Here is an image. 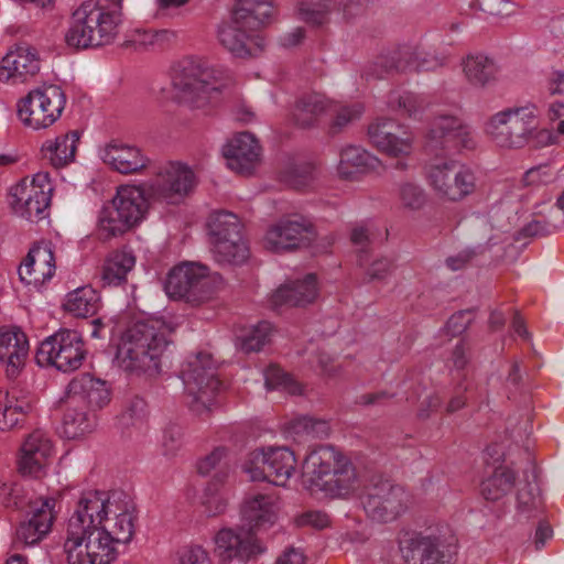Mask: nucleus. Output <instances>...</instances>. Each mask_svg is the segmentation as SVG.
Segmentation results:
<instances>
[{
  "label": "nucleus",
  "mask_w": 564,
  "mask_h": 564,
  "mask_svg": "<svg viewBox=\"0 0 564 564\" xmlns=\"http://www.w3.org/2000/svg\"><path fill=\"white\" fill-rule=\"evenodd\" d=\"M194 172L178 162L161 166L143 185L120 186L116 196L98 214L97 235L106 241L120 237L133 228L147 212L145 195L167 204L180 203L195 186Z\"/></svg>",
  "instance_id": "nucleus-1"
},
{
  "label": "nucleus",
  "mask_w": 564,
  "mask_h": 564,
  "mask_svg": "<svg viewBox=\"0 0 564 564\" xmlns=\"http://www.w3.org/2000/svg\"><path fill=\"white\" fill-rule=\"evenodd\" d=\"M170 326L161 318L138 319L121 334L116 359L131 375L155 376L161 372V358L170 344Z\"/></svg>",
  "instance_id": "nucleus-2"
},
{
  "label": "nucleus",
  "mask_w": 564,
  "mask_h": 564,
  "mask_svg": "<svg viewBox=\"0 0 564 564\" xmlns=\"http://www.w3.org/2000/svg\"><path fill=\"white\" fill-rule=\"evenodd\" d=\"M230 83L231 77L226 69L215 67L200 57H185L173 67L172 86L175 98L193 109L207 110L216 107Z\"/></svg>",
  "instance_id": "nucleus-3"
},
{
  "label": "nucleus",
  "mask_w": 564,
  "mask_h": 564,
  "mask_svg": "<svg viewBox=\"0 0 564 564\" xmlns=\"http://www.w3.org/2000/svg\"><path fill=\"white\" fill-rule=\"evenodd\" d=\"M123 492L89 490L83 492L68 519L63 551L68 564H79L85 543L90 541L109 516V509Z\"/></svg>",
  "instance_id": "nucleus-4"
},
{
  "label": "nucleus",
  "mask_w": 564,
  "mask_h": 564,
  "mask_svg": "<svg viewBox=\"0 0 564 564\" xmlns=\"http://www.w3.org/2000/svg\"><path fill=\"white\" fill-rule=\"evenodd\" d=\"M303 479L312 491L336 497L347 495L357 480L351 462L332 445H319L303 463Z\"/></svg>",
  "instance_id": "nucleus-5"
},
{
  "label": "nucleus",
  "mask_w": 564,
  "mask_h": 564,
  "mask_svg": "<svg viewBox=\"0 0 564 564\" xmlns=\"http://www.w3.org/2000/svg\"><path fill=\"white\" fill-rule=\"evenodd\" d=\"M121 14L118 9H106L90 2L77 8L65 32L67 46L87 50L110 44L118 34Z\"/></svg>",
  "instance_id": "nucleus-6"
},
{
  "label": "nucleus",
  "mask_w": 564,
  "mask_h": 564,
  "mask_svg": "<svg viewBox=\"0 0 564 564\" xmlns=\"http://www.w3.org/2000/svg\"><path fill=\"white\" fill-rule=\"evenodd\" d=\"M539 126L538 108L533 104L510 107L495 113L486 123V132L501 148L522 149L531 143Z\"/></svg>",
  "instance_id": "nucleus-7"
},
{
  "label": "nucleus",
  "mask_w": 564,
  "mask_h": 564,
  "mask_svg": "<svg viewBox=\"0 0 564 564\" xmlns=\"http://www.w3.org/2000/svg\"><path fill=\"white\" fill-rule=\"evenodd\" d=\"M213 252L217 262L241 264L249 258L239 217L227 210L213 212L207 221Z\"/></svg>",
  "instance_id": "nucleus-8"
},
{
  "label": "nucleus",
  "mask_w": 564,
  "mask_h": 564,
  "mask_svg": "<svg viewBox=\"0 0 564 564\" xmlns=\"http://www.w3.org/2000/svg\"><path fill=\"white\" fill-rule=\"evenodd\" d=\"M217 368L210 354L198 352L187 357L181 368V379L185 392L192 398L188 402L193 411L199 412L200 406L209 409L215 395L221 389Z\"/></svg>",
  "instance_id": "nucleus-9"
},
{
  "label": "nucleus",
  "mask_w": 564,
  "mask_h": 564,
  "mask_svg": "<svg viewBox=\"0 0 564 564\" xmlns=\"http://www.w3.org/2000/svg\"><path fill=\"white\" fill-rule=\"evenodd\" d=\"M296 457L289 447H268L252 451L242 469L252 481L265 480L275 486H285L296 469Z\"/></svg>",
  "instance_id": "nucleus-10"
},
{
  "label": "nucleus",
  "mask_w": 564,
  "mask_h": 564,
  "mask_svg": "<svg viewBox=\"0 0 564 564\" xmlns=\"http://www.w3.org/2000/svg\"><path fill=\"white\" fill-rule=\"evenodd\" d=\"M438 61L423 51L420 45L403 44L378 55L362 72L366 79H380L393 72L431 70Z\"/></svg>",
  "instance_id": "nucleus-11"
},
{
  "label": "nucleus",
  "mask_w": 564,
  "mask_h": 564,
  "mask_svg": "<svg viewBox=\"0 0 564 564\" xmlns=\"http://www.w3.org/2000/svg\"><path fill=\"white\" fill-rule=\"evenodd\" d=\"M66 104L63 89L56 85L31 90L18 104V116L35 130L52 126L62 115Z\"/></svg>",
  "instance_id": "nucleus-12"
},
{
  "label": "nucleus",
  "mask_w": 564,
  "mask_h": 564,
  "mask_svg": "<svg viewBox=\"0 0 564 564\" xmlns=\"http://www.w3.org/2000/svg\"><path fill=\"white\" fill-rule=\"evenodd\" d=\"M85 357L83 338L72 329H62L43 340L35 356L40 366H54L63 372L78 369Z\"/></svg>",
  "instance_id": "nucleus-13"
},
{
  "label": "nucleus",
  "mask_w": 564,
  "mask_h": 564,
  "mask_svg": "<svg viewBox=\"0 0 564 564\" xmlns=\"http://www.w3.org/2000/svg\"><path fill=\"white\" fill-rule=\"evenodd\" d=\"M404 490L390 480H372L361 495V505L369 519L378 523L397 520L405 510Z\"/></svg>",
  "instance_id": "nucleus-14"
},
{
  "label": "nucleus",
  "mask_w": 564,
  "mask_h": 564,
  "mask_svg": "<svg viewBox=\"0 0 564 564\" xmlns=\"http://www.w3.org/2000/svg\"><path fill=\"white\" fill-rule=\"evenodd\" d=\"M164 289L172 299L199 304L212 294L209 270L206 265L195 262L175 265L167 274Z\"/></svg>",
  "instance_id": "nucleus-15"
},
{
  "label": "nucleus",
  "mask_w": 564,
  "mask_h": 564,
  "mask_svg": "<svg viewBox=\"0 0 564 564\" xmlns=\"http://www.w3.org/2000/svg\"><path fill=\"white\" fill-rule=\"evenodd\" d=\"M52 189L46 174L23 178L10 189V206L18 216L39 221L51 204Z\"/></svg>",
  "instance_id": "nucleus-16"
},
{
  "label": "nucleus",
  "mask_w": 564,
  "mask_h": 564,
  "mask_svg": "<svg viewBox=\"0 0 564 564\" xmlns=\"http://www.w3.org/2000/svg\"><path fill=\"white\" fill-rule=\"evenodd\" d=\"M430 186L443 198L458 202L470 195L476 187L474 173L454 161H443L426 167Z\"/></svg>",
  "instance_id": "nucleus-17"
},
{
  "label": "nucleus",
  "mask_w": 564,
  "mask_h": 564,
  "mask_svg": "<svg viewBox=\"0 0 564 564\" xmlns=\"http://www.w3.org/2000/svg\"><path fill=\"white\" fill-rule=\"evenodd\" d=\"M406 564H449L456 546L437 535L413 532L399 542Z\"/></svg>",
  "instance_id": "nucleus-18"
},
{
  "label": "nucleus",
  "mask_w": 564,
  "mask_h": 564,
  "mask_svg": "<svg viewBox=\"0 0 564 564\" xmlns=\"http://www.w3.org/2000/svg\"><path fill=\"white\" fill-rule=\"evenodd\" d=\"M316 230L310 219L293 215L280 219L265 234V248L273 252H286L308 247L316 239Z\"/></svg>",
  "instance_id": "nucleus-19"
},
{
  "label": "nucleus",
  "mask_w": 564,
  "mask_h": 564,
  "mask_svg": "<svg viewBox=\"0 0 564 564\" xmlns=\"http://www.w3.org/2000/svg\"><path fill=\"white\" fill-rule=\"evenodd\" d=\"M220 44L235 57H258L264 50L265 41L259 30H250L242 22L231 18L218 31Z\"/></svg>",
  "instance_id": "nucleus-20"
},
{
  "label": "nucleus",
  "mask_w": 564,
  "mask_h": 564,
  "mask_svg": "<svg viewBox=\"0 0 564 564\" xmlns=\"http://www.w3.org/2000/svg\"><path fill=\"white\" fill-rule=\"evenodd\" d=\"M429 147L442 149L447 152L460 149H473L475 141L470 135L468 127L454 116H437L429 131Z\"/></svg>",
  "instance_id": "nucleus-21"
},
{
  "label": "nucleus",
  "mask_w": 564,
  "mask_h": 564,
  "mask_svg": "<svg viewBox=\"0 0 564 564\" xmlns=\"http://www.w3.org/2000/svg\"><path fill=\"white\" fill-rule=\"evenodd\" d=\"M56 499L46 497L32 511L29 521L20 523L12 540L11 549L22 551L37 544L50 531L55 520Z\"/></svg>",
  "instance_id": "nucleus-22"
},
{
  "label": "nucleus",
  "mask_w": 564,
  "mask_h": 564,
  "mask_svg": "<svg viewBox=\"0 0 564 564\" xmlns=\"http://www.w3.org/2000/svg\"><path fill=\"white\" fill-rule=\"evenodd\" d=\"M370 142L381 152L391 156L411 153L412 137L405 128L392 119H378L368 127Z\"/></svg>",
  "instance_id": "nucleus-23"
},
{
  "label": "nucleus",
  "mask_w": 564,
  "mask_h": 564,
  "mask_svg": "<svg viewBox=\"0 0 564 564\" xmlns=\"http://www.w3.org/2000/svg\"><path fill=\"white\" fill-rule=\"evenodd\" d=\"M216 553L223 562L232 558L248 560L264 551L256 535L246 528L239 532L223 529L215 536Z\"/></svg>",
  "instance_id": "nucleus-24"
},
{
  "label": "nucleus",
  "mask_w": 564,
  "mask_h": 564,
  "mask_svg": "<svg viewBox=\"0 0 564 564\" xmlns=\"http://www.w3.org/2000/svg\"><path fill=\"white\" fill-rule=\"evenodd\" d=\"M29 355L26 335L17 327L0 328V364L8 379H17Z\"/></svg>",
  "instance_id": "nucleus-25"
},
{
  "label": "nucleus",
  "mask_w": 564,
  "mask_h": 564,
  "mask_svg": "<svg viewBox=\"0 0 564 564\" xmlns=\"http://www.w3.org/2000/svg\"><path fill=\"white\" fill-rule=\"evenodd\" d=\"M55 273V257L50 241L35 243L19 268V276L35 286L50 280Z\"/></svg>",
  "instance_id": "nucleus-26"
},
{
  "label": "nucleus",
  "mask_w": 564,
  "mask_h": 564,
  "mask_svg": "<svg viewBox=\"0 0 564 564\" xmlns=\"http://www.w3.org/2000/svg\"><path fill=\"white\" fill-rule=\"evenodd\" d=\"M67 388L70 403H85L93 411L102 409L111 400L108 382L90 373H82L73 378Z\"/></svg>",
  "instance_id": "nucleus-27"
},
{
  "label": "nucleus",
  "mask_w": 564,
  "mask_h": 564,
  "mask_svg": "<svg viewBox=\"0 0 564 564\" xmlns=\"http://www.w3.org/2000/svg\"><path fill=\"white\" fill-rule=\"evenodd\" d=\"M53 452V444L46 433L35 430L25 438L21 447L19 470L23 475L40 477Z\"/></svg>",
  "instance_id": "nucleus-28"
},
{
  "label": "nucleus",
  "mask_w": 564,
  "mask_h": 564,
  "mask_svg": "<svg viewBox=\"0 0 564 564\" xmlns=\"http://www.w3.org/2000/svg\"><path fill=\"white\" fill-rule=\"evenodd\" d=\"M40 70V58L34 47L19 45L9 52L0 63V80L24 83Z\"/></svg>",
  "instance_id": "nucleus-29"
},
{
  "label": "nucleus",
  "mask_w": 564,
  "mask_h": 564,
  "mask_svg": "<svg viewBox=\"0 0 564 564\" xmlns=\"http://www.w3.org/2000/svg\"><path fill=\"white\" fill-rule=\"evenodd\" d=\"M260 152L261 147L250 132L236 134L223 148V154L227 160L228 167L241 174L251 173L254 163L260 158Z\"/></svg>",
  "instance_id": "nucleus-30"
},
{
  "label": "nucleus",
  "mask_w": 564,
  "mask_h": 564,
  "mask_svg": "<svg viewBox=\"0 0 564 564\" xmlns=\"http://www.w3.org/2000/svg\"><path fill=\"white\" fill-rule=\"evenodd\" d=\"M276 498L271 495H256L245 500L241 508L243 528L256 535V531L271 527L276 519Z\"/></svg>",
  "instance_id": "nucleus-31"
},
{
  "label": "nucleus",
  "mask_w": 564,
  "mask_h": 564,
  "mask_svg": "<svg viewBox=\"0 0 564 564\" xmlns=\"http://www.w3.org/2000/svg\"><path fill=\"white\" fill-rule=\"evenodd\" d=\"M102 161L121 174H134L145 169L150 160L134 145L113 140L106 145Z\"/></svg>",
  "instance_id": "nucleus-32"
},
{
  "label": "nucleus",
  "mask_w": 564,
  "mask_h": 564,
  "mask_svg": "<svg viewBox=\"0 0 564 564\" xmlns=\"http://www.w3.org/2000/svg\"><path fill=\"white\" fill-rule=\"evenodd\" d=\"M317 296V280L314 274H307L303 280L280 286L271 296L273 308L281 306H304Z\"/></svg>",
  "instance_id": "nucleus-33"
},
{
  "label": "nucleus",
  "mask_w": 564,
  "mask_h": 564,
  "mask_svg": "<svg viewBox=\"0 0 564 564\" xmlns=\"http://www.w3.org/2000/svg\"><path fill=\"white\" fill-rule=\"evenodd\" d=\"M539 468L534 463L523 471V485L517 492V509L528 518L536 516L543 510V498L538 484Z\"/></svg>",
  "instance_id": "nucleus-34"
},
{
  "label": "nucleus",
  "mask_w": 564,
  "mask_h": 564,
  "mask_svg": "<svg viewBox=\"0 0 564 564\" xmlns=\"http://www.w3.org/2000/svg\"><path fill=\"white\" fill-rule=\"evenodd\" d=\"M378 158L356 145H348L341 150L338 164V174L345 180H356L359 175L366 174L378 167Z\"/></svg>",
  "instance_id": "nucleus-35"
},
{
  "label": "nucleus",
  "mask_w": 564,
  "mask_h": 564,
  "mask_svg": "<svg viewBox=\"0 0 564 564\" xmlns=\"http://www.w3.org/2000/svg\"><path fill=\"white\" fill-rule=\"evenodd\" d=\"M274 8L270 0H238L232 10L234 19L250 30H260L273 18Z\"/></svg>",
  "instance_id": "nucleus-36"
},
{
  "label": "nucleus",
  "mask_w": 564,
  "mask_h": 564,
  "mask_svg": "<svg viewBox=\"0 0 564 564\" xmlns=\"http://www.w3.org/2000/svg\"><path fill=\"white\" fill-rule=\"evenodd\" d=\"M329 109L330 102L323 95H304L295 101L292 110V120L300 128H311Z\"/></svg>",
  "instance_id": "nucleus-37"
},
{
  "label": "nucleus",
  "mask_w": 564,
  "mask_h": 564,
  "mask_svg": "<svg viewBox=\"0 0 564 564\" xmlns=\"http://www.w3.org/2000/svg\"><path fill=\"white\" fill-rule=\"evenodd\" d=\"M31 410V403L20 399L15 391L0 392V431H9L23 422Z\"/></svg>",
  "instance_id": "nucleus-38"
},
{
  "label": "nucleus",
  "mask_w": 564,
  "mask_h": 564,
  "mask_svg": "<svg viewBox=\"0 0 564 564\" xmlns=\"http://www.w3.org/2000/svg\"><path fill=\"white\" fill-rule=\"evenodd\" d=\"M135 258L131 252L115 251L105 261L101 269L102 286H117L126 282L128 272L134 267Z\"/></svg>",
  "instance_id": "nucleus-39"
},
{
  "label": "nucleus",
  "mask_w": 564,
  "mask_h": 564,
  "mask_svg": "<svg viewBox=\"0 0 564 564\" xmlns=\"http://www.w3.org/2000/svg\"><path fill=\"white\" fill-rule=\"evenodd\" d=\"M63 307L76 317L95 315L100 307V296L91 286H82L66 295Z\"/></svg>",
  "instance_id": "nucleus-40"
},
{
  "label": "nucleus",
  "mask_w": 564,
  "mask_h": 564,
  "mask_svg": "<svg viewBox=\"0 0 564 564\" xmlns=\"http://www.w3.org/2000/svg\"><path fill=\"white\" fill-rule=\"evenodd\" d=\"M514 482V471L507 466H499L481 481L480 494L488 501H498L511 491Z\"/></svg>",
  "instance_id": "nucleus-41"
},
{
  "label": "nucleus",
  "mask_w": 564,
  "mask_h": 564,
  "mask_svg": "<svg viewBox=\"0 0 564 564\" xmlns=\"http://www.w3.org/2000/svg\"><path fill=\"white\" fill-rule=\"evenodd\" d=\"M79 138V132L72 130L43 147V150L50 154V160L55 167L65 166L74 161Z\"/></svg>",
  "instance_id": "nucleus-42"
},
{
  "label": "nucleus",
  "mask_w": 564,
  "mask_h": 564,
  "mask_svg": "<svg viewBox=\"0 0 564 564\" xmlns=\"http://www.w3.org/2000/svg\"><path fill=\"white\" fill-rule=\"evenodd\" d=\"M272 330L270 322H259L237 337V347L245 354L258 352L270 341Z\"/></svg>",
  "instance_id": "nucleus-43"
},
{
  "label": "nucleus",
  "mask_w": 564,
  "mask_h": 564,
  "mask_svg": "<svg viewBox=\"0 0 564 564\" xmlns=\"http://www.w3.org/2000/svg\"><path fill=\"white\" fill-rule=\"evenodd\" d=\"M466 77L473 85L485 86L494 79L497 67L492 59L485 55H470L464 63Z\"/></svg>",
  "instance_id": "nucleus-44"
},
{
  "label": "nucleus",
  "mask_w": 564,
  "mask_h": 564,
  "mask_svg": "<svg viewBox=\"0 0 564 564\" xmlns=\"http://www.w3.org/2000/svg\"><path fill=\"white\" fill-rule=\"evenodd\" d=\"M67 437L76 438L90 432L95 426V415L77 409H67L63 419Z\"/></svg>",
  "instance_id": "nucleus-45"
},
{
  "label": "nucleus",
  "mask_w": 564,
  "mask_h": 564,
  "mask_svg": "<svg viewBox=\"0 0 564 564\" xmlns=\"http://www.w3.org/2000/svg\"><path fill=\"white\" fill-rule=\"evenodd\" d=\"M336 4L337 0H301L299 11L304 21L322 25Z\"/></svg>",
  "instance_id": "nucleus-46"
},
{
  "label": "nucleus",
  "mask_w": 564,
  "mask_h": 564,
  "mask_svg": "<svg viewBox=\"0 0 564 564\" xmlns=\"http://www.w3.org/2000/svg\"><path fill=\"white\" fill-rule=\"evenodd\" d=\"M388 102L392 108L402 110L409 117L414 118L421 115L429 105L425 97L409 91L390 94Z\"/></svg>",
  "instance_id": "nucleus-47"
},
{
  "label": "nucleus",
  "mask_w": 564,
  "mask_h": 564,
  "mask_svg": "<svg viewBox=\"0 0 564 564\" xmlns=\"http://www.w3.org/2000/svg\"><path fill=\"white\" fill-rule=\"evenodd\" d=\"M227 449L225 447L215 448L209 455L200 459L197 464V470L200 475H209L213 470L219 468V471L215 475L218 481L227 476L228 463Z\"/></svg>",
  "instance_id": "nucleus-48"
},
{
  "label": "nucleus",
  "mask_w": 564,
  "mask_h": 564,
  "mask_svg": "<svg viewBox=\"0 0 564 564\" xmlns=\"http://www.w3.org/2000/svg\"><path fill=\"white\" fill-rule=\"evenodd\" d=\"M373 240L372 227L368 224H358L352 227L350 232V241L354 246L358 247V263L360 267L367 263L368 260V246Z\"/></svg>",
  "instance_id": "nucleus-49"
},
{
  "label": "nucleus",
  "mask_w": 564,
  "mask_h": 564,
  "mask_svg": "<svg viewBox=\"0 0 564 564\" xmlns=\"http://www.w3.org/2000/svg\"><path fill=\"white\" fill-rule=\"evenodd\" d=\"M399 199L404 208L420 210L426 204V194L419 185L404 183L400 186Z\"/></svg>",
  "instance_id": "nucleus-50"
},
{
  "label": "nucleus",
  "mask_w": 564,
  "mask_h": 564,
  "mask_svg": "<svg viewBox=\"0 0 564 564\" xmlns=\"http://www.w3.org/2000/svg\"><path fill=\"white\" fill-rule=\"evenodd\" d=\"M202 503L204 506V512L208 517L221 514L227 508V499L218 491L214 482H210L206 487Z\"/></svg>",
  "instance_id": "nucleus-51"
},
{
  "label": "nucleus",
  "mask_w": 564,
  "mask_h": 564,
  "mask_svg": "<svg viewBox=\"0 0 564 564\" xmlns=\"http://www.w3.org/2000/svg\"><path fill=\"white\" fill-rule=\"evenodd\" d=\"M364 112L361 104H354L351 106H343L335 111V118L330 124V132L338 133L348 123L360 118Z\"/></svg>",
  "instance_id": "nucleus-52"
},
{
  "label": "nucleus",
  "mask_w": 564,
  "mask_h": 564,
  "mask_svg": "<svg viewBox=\"0 0 564 564\" xmlns=\"http://www.w3.org/2000/svg\"><path fill=\"white\" fill-rule=\"evenodd\" d=\"M265 387L269 390L272 389H286L291 392H295V383L291 377L276 366H270L265 371Z\"/></svg>",
  "instance_id": "nucleus-53"
},
{
  "label": "nucleus",
  "mask_w": 564,
  "mask_h": 564,
  "mask_svg": "<svg viewBox=\"0 0 564 564\" xmlns=\"http://www.w3.org/2000/svg\"><path fill=\"white\" fill-rule=\"evenodd\" d=\"M147 415V402L140 397H133L126 410L122 412L120 421L124 425L142 422Z\"/></svg>",
  "instance_id": "nucleus-54"
},
{
  "label": "nucleus",
  "mask_w": 564,
  "mask_h": 564,
  "mask_svg": "<svg viewBox=\"0 0 564 564\" xmlns=\"http://www.w3.org/2000/svg\"><path fill=\"white\" fill-rule=\"evenodd\" d=\"M470 8L478 7L479 10L494 17L511 14V4L509 0H470Z\"/></svg>",
  "instance_id": "nucleus-55"
},
{
  "label": "nucleus",
  "mask_w": 564,
  "mask_h": 564,
  "mask_svg": "<svg viewBox=\"0 0 564 564\" xmlns=\"http://www.w3.org/2000/svg\"><path fill=\"white\" fill-rule=\"evenodd\" d=\"M176 564H212L208 553L199 545H188L177 552Z\"/></svg>",
  "instance_id": "nucleus-56"
},
{
  "label": "nucleus",
  "mask_w": 564,
  "mask_h": 564,
  "mask_svg": "<svg viewBox=\"0 0 564 564\" xmlns=\"http://www.w3.org/2000/svg\"><path fill=\"white\" fill-rule=\"evenodd\" d=\"M364 265L365 273L368 276L369 281L373 280H383L386 279L393 270V261L387 257H380Z\"/></svg>",
  "instance_id": "nucleus-57"
},
{
  "label": "nucleus",
  "mask_w": 564,
  "mask_h": 564,
  "mask_svg": "<svg viewBox=\"0 0 564 564\" xmlns=\"http://www.w3.org/2000/svg\"><path fill=\"white\" fill-rule=\"evenodd\" d=\"M556 229V226H551L547 221L532 220L517 232L514 240L519 241L521 238L546 237Z\"/></svg>",
  "instance_id": "nucleus-58"
},
{
  "label": "nucleus",
  "mask_w": 564,
  "mask_h": 564,
  "mask_svg": "<svg viewBox=\"0 0 564 564\" xmlns=\"http://www.w3.org/2000/svg\"><path fill=\"white\" fill-rule=\"evenodd\" d=\"M553 180L552 173L547 165H539L529 169L523 177L522 183L525 187H539L551 183Z\"/></svg>",
  "instance_id": "nucleus-59"
},
{
  "label": "nucleus",
  "mask_w": 564,
  "mask_h": 564,
  "mask_svg": "<svg viewBox=\"0 0 564 564\" xmlns=\"http://www.w3.org/2000/svg\"><path fill=\"white\" fill-rule=\"evenodd\" d=\"M284 435L296 443L308 438V416H297L286 422L284 425Z\"/></svg>",
  "instance_id": "nucleus-60"
},
{
  "label": "nucleus",
  "mask_w": 564,
  "mask_h": 564,
  "mask_svg": "<svg viewBox=\"0 0 564 564\" xmlns=\"http://www.w3.org/2000/svg\"><path fill=\"white\" fill-rule=\"evenodd\" d=\"M470 391V384L467 382V375H464L459 382L456 384L455 394L451 398L446 405V412L452 414L466 405L465 392Z\"/></svg>",
  "instance_id": "nucleus-61"
},
{
  "label": "nucleus",
  "mask_w": 564,
  "mask_h": 564,
  "mask_svg": "<svg viewBox=\"0 0 564 564\" xmlns=\"http://www.w3.org/2000/svg\"><path fill=\"white\" fill-rule=\"evenodd\" d=\"M470 314L471 313L469 311H460L453 314L446 323L447 330L453 336L465 332L471 322Z\"/></svg>",
  "instance_id": "nucleus-62"
},
{
  "label": "nucleus",
  "mask_w": 564,
  "mask_h": 564,
  "mask_svg": "<svg viewBox=\"0 0 564 564\" xmlns=\"http://www.w3.org/2000/svg\"><path fill=\"white\" fill-rule=\"evenodd\" d=\"M19 486L3 484L0 487V501L7 508H20L22 500L19 498Z\"/></svg>",
  "instance_id": "nucleus-63"
},
{
  "label": "nucleus",
  "mask_w": 564,
  "mask_h": 564,
  "mask_svg": "<svg viewBox=\"0 0 564 564\" xmlns=\"http://www.w3.org/2000/svg\"><path fill=\"white\" fill-rule=\"evenodd\" d=\"M181 429L176 425L169 426L164 431L163 446L166 455H173L181 445Z\"/></svg>",
  "instance_id": "nucleus-64"
}]
</instances>
